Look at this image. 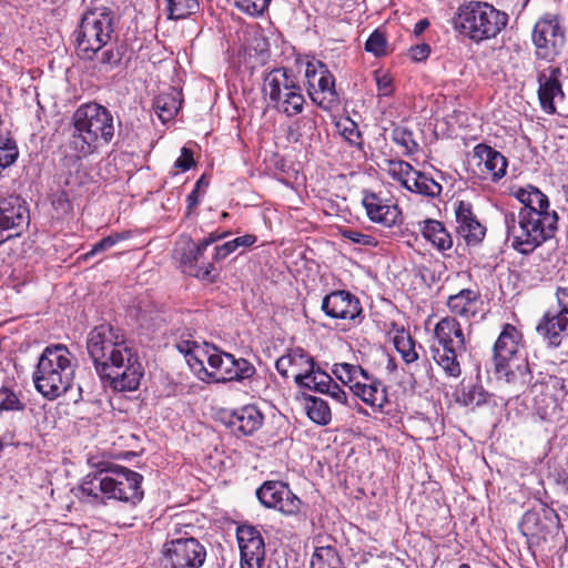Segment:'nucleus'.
I'll return each mask as SVG.
<instances>
[{
	"label": "nucleus",
	"instance_id": "nucleus-12",
	"mask_svg": "<svg viewBox=\"0 0 568 568\" xmlns=\"http://www.w3.org/2000/svg\"><path fill=\"white\" fill-rule=\"evenodd\" d=\"M305 78L307 93L311 100L318 106L328 109L332 103L338 100L335 90V79L327 67L321 61L306 64Z\"/></svg>",
	"mask_w": 568,
	"mask_h": 568
},
{
	"label": "nucleus",
	"instance_id": "nucleus-44",
	"mask_svg": "<svg viewBox=\"0 0 568 568\" xmlns=\"http://www.w3.org/2000/svg\"><path fill=\"white\" fill-rule=\"evenodd\" d=\"M24 409L26 404L21 400L20 394L6 386L0 388V417L6 412H22Z\"/></svg>",
	"mask_w": 568,
	"mask_h": 568
},
{
	"label": "nucleus",
	"instance_id": "nucleus-50",
	"mask_svg": "<svg viewBox=\"0 0 568 568\" xmlns=\"http://www.w3.org/2000/svg\"><path fill=\"white\" fill-rule=\"evenodd\" d=\"M124 239H126V235L120 233L103 237L93 245L92 250L85 254V257L93 256L100 252L106 251Z\"/></svg>",
	"mask_w": 568,
	"mask_h": 568
},
{
	"label": "nucleus",
	"instance_id": "nucleus-43",
	"mask_svg": "<svg viewBox=\"0 0 568 568\" xmlns=\"http://www.w3.org/2000/svg\"><path fill=\"white\" fill-rule=\"evenodd\" d=\"M256 242V236L253 234H245L243 236H239L236 239H233L229 242H225L222 245H217L215 247L214 253V260L215 261H222L226 258L230 254L235 252L239 247L244 246H251Z\"/></svg>",
	"mask_w": 568,
	"mask_h": 568
},
{
	"label": "nucleus",
	"instance_id": "nucleus-51",
	"mask_svg": "<svg viewBox=\"0 0 568 568\" xmlns=\"http://www.w3.org/2000/svg\"><path fill=\"white\" fill-rule=\"evenodd\" d=\"M325 385H327V386L324 387L322 394H326V395L331 396L334 400H336L339 404H346V402H347L346 393L344 392V389H342L339 387L338 384H336L333 381V378L331 376H329V384L326 383Z\"/></svg>",
	"mask_w": 568,
	"mask_h": 568
},
{
	"label": "nucleus",
	"instance_id": "nucleus-61",
	"mask_svg": "<svg viewBox=\"0 0 568 568\" xmlns=\"http://www.w3.org/2000/svg\"><path fill=\"white\" fill-rule=\"evenodd\" d=\"M203 184V178H201L196 183L194 189L199 190L200 185Z\"/></svg>",
	"mask_w": 568,
	"mask_h": 568
},
{
	"label": "nucleus",
	"instance_id": "nucleus-58",
	"mask_svg": "<svg viewBox=\"0 0 568 568\" xmlns=\"http://www.w3.org/2000/svg\"><path fill=\"white\" fill-rule=\"evenodd\" d=\"M199 202V190L193 189V191L186 197L189 213L197 206Z\"/></svg>",
	"mask_w": 568,
	"mask_h": 568
},
{
	"label": "nucleus",
	"instance_id": "nucleus-59",
	"mask_svg": "<svg viewBox=\"0 0 568 568\" xmlns=\"http://www.w3.org/2000/svg\"><path fill=\"white\" fill-rule=\"evenodd\" d=\"M343 134L344 136L349 141V142H354L355 139L359 138V132L358 130L356 129V125L354 122H351V126L349 128H345L344 131H343Z\"/></svg>",
	"mask_w": 568,
	"mask_h": 568
},
{
	"label": "nucleus",
	"instance_id": "nucleus-20",
	"mask_svg": "<svg viewBox=\"0 0 568 568\" xmlns=\"http://www.w3.org/2000/svg\"><path fill=\"white\" fill-rule=\"evenodd\" d=\"M433 346L455 348V352H466V338L460 323L454 316L439 320L434 328Z\"/></svg>",
	"mask_w": 568,
	"mask_h": 568
},
{
	"label": "nucleus",
	"instance_id": "nucleus-7",
	"mask_svg": "<svg viewBox=\"0 0 568 568\" xmlns=\"http://www.w3.org/2000/svg\"><path fill=\"white\" fill-rule=\"evenodd\" d=\"M505 12L495 9L487 2L470 1L459 7L455 17V29L479 43L495 38L507 24Z\"/></svg>",
	"mask_w": 568,
	"mask_h": 568
},
{
	"label": "nucleus",
	"instance_id": "nucleus-64",
	"mask_svg": "<svg viewBox=\"0 0 568 568\" xmlns=\"http://www.w3.org/2000/svg\"><path fill=\"white\" fill-rule=\"evenodd\" d=\"M3 449V443L0 440V453L2 452Z\"/></svg>",
	"mask_w": 568,
	"mask_h": 568
},
{
	"label": "nucleus",
	"instance_id": "nucleus-54",
	"mask_svg": "<svg viewBox=\"0 0 568 568\" xmlns=\"http://www.w3.org/2000/svg\"><path fill=\"white\" fill-rule=\"evenodd\" d=\"M342 235H343V237H345L356 244L371 245L373 243V237L371 235L364 234V233H361L357 231L344 230L342 232Z\"/></svg>",
	"mask_w": 568,
	"mask_h": 568
},
{
	"label": "nucleus",
	"instance_id": "nucleus-16",
	"mask_svg": "<svg viewBox=\"0 0 568 568\" xmlns=\"http://www.w3.org/2000/svg\"><path fill=\"white\" fill-rule=\"evenodd\" d=\"M523 335L513 325L506 324L494 344V365L504 369L506 364L525 358Z\"/></svg>",
	"mask_w": 568,
	"mask_h": 568
},
{
	"label": "nucleus",
	"instance_id": "nucleus-10",
	"mask_svg": "<svg viewBox=\"0 0 568 568\" xmlns=\"http://www.w3.org/2000/svg\"><path fill=\"white\" fill-rule=\"evenodd\" d=\"M161 552L163 568H200L206 558L205 547L194 537L166 540Z\"/></svg>",
	"mask_w": 568,
	"mask_h": 568
},
{
	"label": "nucleus",
	"instance_id": "nucleus-28",
	"mask_svg": "<svg viewBox=\"0 0 568 568\" xmlns=\"http://www.w3.org/2000/svg\"><path fill=\"white\" fill-rule=\"evenodd\" d=\"M495 373L498 379H504L518 392L528 388L532 378L526 357L506 364L504 369L495 367Z\"/></svg>",
	"mask_w": 568,
	"mask_h": 568
},
{
	"label": "nucleus",
	"instance_id": "nucleus-26",
	"mask_svg": "<svg viewBox=\"0 0 568 568\" xmlns=\"http://www.w3.org/2000/svg\"><path fill=\"white\" fill-rule=\"evenodd\" d=\"M352 392L372 407L382 409L388 403L386 387L379 379L369 375L367 372H365L359 382L352 384Z\"/></svg>",
	"mask_w": 568,
	"mask_h": 568
},
{
	"label": "nucleus",
	"instance_id": "nucleus-41",
	"mask_svg": "<svg viewBox=\"0 0 568 568\" xmlns=\"http://www.w3.org/2000/svg\"><path fill=\"white\" fill-rule=\"evenodd\" d=\"M416 170L406 161L390 160L387 162V173L405 189L409 187L410 178L415 174Z\"/></svg>",
	"mask_w": 568,
	"mask_h": 568
},
{
	"label": "nucleus",
	"instance_id": "nucleus-53",
	"mask_svg": "<svg viewBox=\"0 0 568 568\" xmlns=\"http://www.w3.org/2000/svg\"><path fill=\"white\" fill-rule=\"evenodd\" d=\"M378 94L388 97L393 92V80L388 74H376Z\"/></svg>",
	"mask_w": 568,
	"mask_h": 568
},
{
	"label": "nucleus",
	"instance_id": "nucleus-37",
	"mask_svg": "<svg viewBox=\"0 0 568 568\" xmlns=\"http://www.w3.org/2000/svg\"><path fill=\"white\" fill-rule=\"evenodd\" d=\"M488 398L489 394L481 385L469 384L462 387L457 402L464 406L476 407L487 403Z\"/></svg>",
	"mask_w": 568,
	"mask_h": 568
},
{
	"label": "nucleus",
	"instance_id": "nucleus-60",
	"mask_svg": "<svg viewBox=\"0 0 568 568\" xmlns=\"http://www.w3.org/2000/svg\"><path fill=\"white\" fill-rule=\"evenodd\" d=\"M429 27V21L427 19H422L414 26V34L420 36L427 28Z\"/></svg>",
	"mask_w": 568,
	"mask_h": 568
},
{
	"label": "nucleus",
	"instance_id": "nucleus-29",
	"mask_svg": "<svg viewBox=\"0 0 568 568\" xmlns=\"http://www.w3.org/2000/svg\"><path fill=\"white\" fill-rule=\"evenodd\" d=\"M479 293L470 288L460 290L447 300V307L455 316L465 320L474 317L478 313Z\"/></svg>",
	"mask_w": 568,
	"mask_h": 568
},
{
	"label": "nucleus",
	"instance_id": "nucleus-19",
	"mask_svg": "<svg viewBox=\"0 0 568 568\" xmlns=\"http://www.w3.org/2000/svg\"><path fill=\"white\" fill-rule=\"evenodd\" d=\"M204 248L200 243H194L191 240L185 241L180 255V263L183 272L190 276L203 281H212L214 278V266L212 263L200 264V260L204 253Z\"/></svg>",
	"mask_w": 568,
	"mask_h": 568
},
{
	"label": "nucleus",
	"instance_id": "nucleus-15",
	"mask_svg": "<svg viewBox=\"0 0 568 568\" xmlns=\"http://www.w3.org/2000/svg\"><path fill=\"white\" fill-rule=\"evenodd\" d=\"M236 537L241 551V568H262L265 545L260 531L253 526L237 528Z\"/></svg>",
	"mask_w": 568,
	"mask_h": 568
},
{
	"label": "nucleus",
	"instance_id": "nucleus-25",
	"mask_svg": "<svg viewBox=\"0 0 568 568\" xmlns=\"http://www.w3.org/2000/svg\"><path fill=\"white\" fill-rule=\"evenodd\" d=\"M536 331L550 347H558L568 336V317L562 313L548 311L538 323Z\"/></svg>",
	"mask_w": 568,
	"mask_h": 568
},
{
	"label": "nucleus",
	"instance_id": "nucleus-30",
	"mask_svg": "<svg viewBox=\"0 0 568 568\" xmlns=\"http://www.w3.org/2000/svg\"><path fill=\"white\" fill-rule=\"evenodd\" d=\"M418 226L425 240L439 251H446L453 246V239L442 222L425 220L418 222Z\"/></svg>",
	"mask_w": 568,
	"mask_h": 568
},
{
	"label": "nucleus",
	"instance_id": "nucleus-27",
	"mask_svg": "<svg viewBox=\"0 0 568 568\" xmlns=\"http://www.w3.org/2000/svg\"><path fill=\"white\" fill-rule=\"evenodd\" d=\"M264 423L262 412L254 405H246L234 410L229 418V426L234 433L244 436L252 435Z\"/></svg>",
	"mask_w": 568,
	"mask_h": 568
},
{
	"label": "nucleus",
	"instance_id": "nucleus-39",
	"mask_svg": "<svg viewBox=\"0 0 568 568\" xmlns=\"http://www.w3.org/2000/svg\"><path fill=\"white\" fill-rule=\"evenodd\" d=\"M332 372L337 379H339L343 384L348 385L349 389L352 390V384L359 382L366 371L358 365L337 363L334 364Z\"/></svg>",
	"mask_w": 568,
	"mask_h": 568
},
{
	"label": "nucleus",
	"instance_id": "nucleus-31",
	"mask_svg": "<svg viewBox=\"0 0 568 568\" xmlns=\"http://www.w3.org/2000/svg\"><path fill=\"white\" fill-rule=\"evenodd\" d=\"M465 352H455V348L430 346V354L435 363L449 376L457 378L462 374L459 358Z\"/></svg>",
	"mask_w": 568,
	"mask_h": 568
},
{
	"label": "nucleus",
	"instance_id": "nucleus-45",
	"mask_svg": "<svg viewBox=\"0 0 568 568\" xmlns=\"http://www.w3.org/2000/svg\"><path fill=\"white\" fill-rule=\"evenodd\" d=\"M232 2L241 12L251 16L260 17L268 8L271 0H229Z\"/></svg>",
	"mask_w": 568,
	"mask_h": 568
},
{
	"label": "nucleus",
	"instance_id": "nucleus-47",
	"mask_svg": "<svg viewBox=\"0 0 568 568\" xmlns=\"http://www.w3.org/2000/svg\"><path fill=\"white\" fill-rule=\"evenodd\" d=\"M18 156L16 142L9 138L0 136V168H8Z\"/></svg>",
	"mask_w": 568,
	"mask_h": 568
},
{
	"label": "nucleus",
	"instance_id": "nucleus-11",
	"mask_svg": "<svg viewBox=\"0 0 568 568\" xmlns=\"http://www.w3.org/2000/svg\"><path fill=\"white\" fill-rule=\"evenodd\" d=\"M565 42V30L558 16L545 13L535 23L532 43L538 59L554 61L561 53Z\"/></svg>",
	"mask_w": 568,
	"mask_h": 568
},
{
	"label": "nucleus",
	"instance_id": "nucleus-2",
	"mask_svg": "<svg viewBox=\"0 0 568 568\" xmlns=\"http://www.w3.org/2000/svg\"><path fill=\"white\" fill-rule=\"evenodd\" d=\"M72 131L65 145L75 161L109 145L114 138V119L111 112L95 102L78 106L72 119Z\"/></svg>",
	"mask_w": 568,
	"mask_h": 568
},
{
	"label": "nucleus",
	"instance_id": "nucleus-56",
	"mask_svg": "<svg viewBox=\"0 0 568 568\" xmlns=\"http://www.w3.org/2000/svg\"><path fill=\"white\" fill-rule=\"evenodd\" d=\"M558 310L557 313H562L568 317V287H559L557 290Z\"/></svg>",
	"mask_w": 568,
	"mask_h": 568
},
{
	"label": "nucleus",
	"instance_id": "nucleus-4",
	"mask_svg": "<svg viewBox=\"0 0 568 568\" xmlns=\"http://www.w3.org/2000/svg\"><path fill=\"white\" fill-rule=\"evenodd\" d=\"M142 479L141 474L123 466L100 469L82 478L79 497L98 504L114 500L135 505L143 498Z\"/></svg>",
	"mask_w": 568,
	"mask_h": 568
},
{
	"label": "nucleus",
	"instance_id": "nucleus-62",
	"mask_svg": "<svg viewBox=\"0 0 568 568\" xmlns=\"http://www.w3.org/2000/svg\"><path fill=\"white\" fill-rule=\"evenodd\" d=\"M458 568H470V566L468 564H462V565H459Z\"/></svg>",
	"mask_w": 568,
	"mask_h": 568
},
{
	"label": "nucleus",
	"instance_id": "nucleus-57",
	"mask_svg": "<svg viewBox=\"0 0 568 568\" xmlns=\"http://www.w3.org/2000/svg\"><path fill=\"white\" fill-rule=\"evenodd\" d=\"M227 234H229L227 232H222V233L212 232L206 237H204L202 241H200L199 243L202 245V248L206 250L207 246L212 245L213 243H215L220 240H223L224 237L227 236Z\"/></svg>",
	"mask_w": 568,
	"mask_h": 568
},
{
	"label": "nucleus",
	"instance_id": "nucleus-1",
	"mask_svg": "<svg viewBox=\"0 0 568 568\" xmlns=\"http://www.w3.org/2000/svg\"><path fill=\"white\" fill-rule=\"evenodd\" d=\"M87 351L98 376L115 392H132L144 375L136 349L118 327L103 323L90 331Z\"/></svg>",
	"mask_w": 568,
	"mask_h": 568
},
{
	"label": "nucleus",
	"instance_id": "nucleus-9",
	"mask_svg": "<svg viewBox=\"0 0 568 568\" xmlns=\"http://www.w3.org/2000/svg\"><path fill=\"white\" fill-rule=\"evenodd\" d=\"M264 93L271 105L287 116L303 111L305 98L295 75L285 68L270 71L264 78Z\"/></svg>",
	"mask_w": 568,
	"mask_h": 568
},
{
	"label": "nucleus",
	"instance_id": "nucleus-42",
	"mask_svg": "<svg viewBox=\"0 0 568 568\" xmlns=\"http://www.w3.org/2000/svg\"><path fill=\"white\" fill-rule=\"evenodd\" d=\"M339 557L331 546L316 548L311 560L312 568H339Z\"/></svg>",
	"mask_w": 568,
	"mask_h": 568
},
{
	"label": "nucleus",
	"instance_id": "nucleus-34",
	"mask_svg": "<svg viewBox=\"0 0 568 568\" xmlns=\"http://www.w3.org/2000/svg\"><path fill=\"white\" fill-rule=\"evenodd\" d=\"M305 410L308 418L318 425L325 426L332 419L331 408L322 398L307 396L305 398Z\"/></svg>",
	"mask_w": 568,
	"mask_h": 568
},
{
	"label": "nucleus",
	"instance_id": "nucleus-23",
	"mask_svg": "<svg viewBox=\"0 0 568 568\" xmlns=\"http://www.w3.org/2000/svg\"><path fill=\"white\" fill-rule=\"evenodd\" d=\"M316 364L312 356L304 349H291L285 355H282L275 363L276 371L283 377L292 375L294 381H298L307 372H312Z\"/></svg>",
	"mask_w": 568,
	"mask_h": 568
},
{
	"label": "nucleus",
	"instance_id": "nucleus-8",
	"mask_svg": "<svg viewBox=\"0 0 568 568\" xmlns=\"http://www.w3.org/2000/svg\"><path fill=\"white\" fill-rule=\"evenodd\" d=\"M114 33V13L108 7L87 11L77 30V53L83 60H94L105 48Z\"/></svg>",
	"mask_w": 568,
	"mask_h": 568
},
{
	"label": "nucleus",
	"instance_id": "nucleus-38",
	"mask_svg": "<svg viewBox=\"0 0 568 568\" xmlns=\"http://www.w3.org/2000/svg\"><path fill=\"white\" fill-rule=\"evenodd\" d=\"M168 18L170 20H183L199 10L197 0H165Z\"/></svg>",
	"mask_w": 568,
	"mask_h": 568
},
{
	"label": "nucleus",
	"instance_id": "nucleus-24",
	"mask_svg": "<svg viewBox=\"0 0 568 568\" xmlns=\"http://www.w3.org/2000/svg\"><path fill=\"white\" fill-rule=\"evenodd\" d=\"M474 153L479 159L478 168L484 179L497 181L506 174L507 160L500 152L489 145L478 144Z\"/></svg>",
	"mask_w": 568,
	"mask_h": 568
},
{
	"label": "nucleus",
	"instance_id": "nucleus-40",
	"mask_svg": "<svg viewBox=\"0 0 568 568\" xmlns=\"http://www.w3.org/2000/svg\"><path fill=\"white\" fill-rule=\"evenodd\" d=\"M297 386L307 388L313 392L323 393L326 383L329 384V375L320 367H313L312 372H307L303 377L295 382Z\"/></svg>",
	"mask_w": 568,
	"mask_h": 568
},
{
	"label": "nucleus",
	"instance_id": "nucleus-13",
	"mask_svg": "<svg viewBox=\"0 0 568 568\" xmlns=\"http://www.w3.org/2000/svg\"><path fill=\"white\" fill-rule=\"evenodd\" d=\"M256 496L266 508H274L285 515H296L302 505L288 485L278 480L265 481L256 490Z\"/></svg>",
	"mask_w": 568,
	"mask_h": 568
},
{
	"label": "nucleus",
	"instance_id": "nucleus-35",
	"mask_svg": "<svg viewBox=\"0 0 568 568\" xmlns=\"http://www.w3.org/2000/svg\"><path fill=\"white\" fill-rule=\"evenodd\" d=\"M413 178L414 184L409 183V187L406 190L428 197H437L440 195L443 187L433 178L417 170Z\"/></svg>",
	"mask_w": 568,
	"mask_h": 568
},
{
	"label": "nucleus",
	"instance_id": "nucleus-36",
	"mask_svg": "<svg viewBox=\"0 0 568 568\" xmlns=\"http://www.w3.org/2000/svg\"><path fill=\"white\" fill-rule=\"evenodd\" d=\"M393 342L396 351L400 354L406 364L414 363L418 359V354L415 349V341L408 332L404 329L398 331L395 334Z\"/></svg>",
	"mask_w": 568,
	"mask_h": 568
},
{
	"label": "nucleus",
	"instance_id": "nucleus-6",
	"mask_svg": "<svg viewBox=\"0 0 568 568\" xmlns=\"http://www.w3.org/2000/svg\"><path fill=\"white\" fill-rule=\"evenodd\" d=\"M558 213L552 211H527L505 213L504 222L511 246L521 254H530L538 246L555 236L558 229Z\"/></svg>",
	"mask_w": 568,
	"mask_h": 568
},
{
	"label": "nucleus",
	"instance_id": "nucleus-5",
	"mask_svg": "<svg viewBox=\"0 0 568 568\" xmlns=\"http://www.w3.org/2000/svg\"><path fill=\"white\" fill-rule=\"evenodd\" d=\"M77 366V357L65 345L47 346L32 374L36 389L48 399L60 397L72 386Z\"/></svg>",
	"mask_w": 568,
	"mask_h": 568
},
{
	"label": "nucleus",
	"instance_id": "nucleus-18",
	"mask_svg": "<svg viewBox=\"0 0 568 568\" xmlns=\"http://www.w3.org/2000/svg\"><path fill=\"white\" fill-rule=\"evenodd\" d=\"M322 310L332 318L354 320L362 313L359 300L347 291H335L322 301Z\"/></svg>",
	"mask_w": 568,
	"mask_h": 568
},
{
	"label": "nucleus",
	"instance_id": "nucleus-33",
	"mask_svg": "<svg viewBox=\"0 0 568 568\" xmlns=\"http://www.w3.org/2000/svg\"><path fill=\"white\" fill-rule=\"evenodd\" d=\"M154 110L162 122L172 120L181 108L180 92L171 89L160 93L153 102Z\"/></svg>",
	"mask_w": 568,
	"mask_h": 568
},
{
	"label": "nucleus",
	"instance_id": "nucleus-17",
	"mask_svg": "<svg viewBox=\"0 0 568 568\" xmlns=\"http://www.w3.org/2000/svg\"><path fill=\"white\" fill-rule=\"evenodd\" d=\"M456 232L467 245L479 244L485 235L486 227L479 222L473 212V205L466 201L455 203Z\"/></svg>",
	"mask_w": 568,
	"mask_h": 568
},
{
	"label": "nucleus",
	"instance_id": "nucleus-55",
	"mask_svg": "<svg viewBox=\"0 0 568 568\" xmlns=\"http://www.w3.org/2000/svg\"><path fill=\"white\" fill-rule=\"evenodd\" d=\"M430 53V48L427 43H420L409 49V57L416 62L425 61Z\"/></svg>",
	"mask_w": 568,
	"mask_h": 568
},
{
	"label": "nucleus",
	"instance_id": "nucleus-63",
	"mask_svg": "<svg viewBox=\"0 0 568 568\" xmlns=\"http://www.w3.org/2000/svg\"><path fill=\"white\" fill-rule=\"evenodd\" d=\"M537 386H538V383L536 382V383H534V384L531 385V389L536 388Z\"/></svg>",
	"mask_w": 568,
	"mask_h": 568
},
{
	"label": "nucleus",
	"instance_id": "nucleus-32",
	"mask_svg": "<svg viewBox=\"0 0 568 568\" xmlns=\"http://www.w3.org/2000/svg\"><path fill=\"white\" fill-rule=\"evenodd\" d=\"M515 197L523 204L519 212L527 211H551L549 209L548 196L542 193L539 189L532 185H526L519 187L514 193Z\"/></svg>",
	"mask_w": 568,
	"mask_h": 568
},
{
	"label": "nucleus",
	"instance_id": "nucleus-52",
	"mask_svg": "<svg viewBox=\"0 0 568 568\" xmlns=\"http://www.w3.org/2000/svg\"><path fill=\"white\" fill-rule=\"evenodd\" d=\"M194 165L193 153L187 148H182L181 155L176 159L174 166L182 172L190 170Z\"/></svg>",
	"mask_w": 568,
	"mask_h": 568
},
{
	"label": "nucleus",
	"instance_id": "nucleus-3",
	"mask_svg": "<svg viewBox=\"0 0 568 568\" xmlns=\"http://www.w3.org/2000/svg\"><path fill=\"white\" fill-rule=\"evenodd\" d=\"M178 349L200 379L214 383L243 382L256 374L254 365L245 358H236L216 347H201L194 342H182Z\"/></svg>",
	"mask_w": 568,
	"mask_h": 568
},
{
	"label": "nucleus",
	"instance_id": "nucleus-14",
	"mask_svg": "<svg viewBox=\"0 0 568 568\" xmlns=\"http://www.w3.org/2000/svg\"><path fill=\"white\" fill-rule=\"evenodd\" d=\"M30 214L24 200L10 195L0 197V229L3 233L18 237L29 226Z\"/></svg>",
	"mask_w": 568,
	"mask_h": 568
},
{
	"label": "nucleus",
	"instance_id": "nucleus-46",
	"mask_svg": "<svg viewBox=\"0 0 568 568\" xmlns=\"http://www.w3.org/2000/svg\"><path fill=\"white\" fill-rule=\"evenodd\" d=\"M97 63L100 65V71L113 70L121 61L120 54L111 47H105L100 50L94 57Z\"/></svg>",
	"mask_w": 568,
	"mask_h": 568
},
{
	"label": "nucleus",
	"instance_id": "nucleus-22",
	"mask_svg": "<svg viewBox=\"0 0 568 568\" xmlns=\"http://www.w3.org/2000/svg\"><path fill=\"white\" fill-rule=\"evenodd\" d=\"M561 75L560 68H548V74L541 72L538 74V98L541 109L548 113H556L555 99L564 98L559 78Z\"/></svg>",
	"mask_w": 568,
	"mask_h": 568
},
{
	"label": "nucleus",
	"instance_id": "nucleus-48",
	"mask_svg": "<svg viewBox=\"0 0 568 568\" xmlns=\"http://www.w3.org/2000/svg\"><path fill=\"white\" fill-rule=\"evenodd\" d=\"M365 50L376 57L383 55L386 52V39L379 31H374L365 43Z\"/></svg>",
	"mask_w": 568,
	"mask_h": 568
},
{
	"label": "nucleus",
	"instance_id": "nucleus-21",
	"mask_svg": "<svg viewBox=\"0 0 568 568\" xmlns=\"http://www.w3.org/2000/svg\"><path fill=\"white\" fill-rule=\"evenodd\" d=\"M363 205L367 216L374 223L385 227H392L402 222V211L395 204L385 203L375 193H366L363 197Z\"/></svg>",
	"mask_w": 568,
	"mask_h": 568
},
{
	"label": "nucleus",
	"instance_id": "nucleus-49",
	"mask_svg": "<svg viewBox=\"0 0 568 568\" xmlns=\"http://www.w3.org/2000/svg\"><path fill=\"white\" fill-rule=\"evenodd\" d=\"M393 140L396 144L405 148L407 153H412L417 148L413 133L405 129H395L393 131Z\"/></svg>",
	"mask_w": 568,
	"mask_h": 568
}]
</instances>
